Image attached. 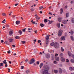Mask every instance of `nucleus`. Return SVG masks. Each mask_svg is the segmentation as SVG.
Segmentation results:
<instances>
[{"mask_svg":"<svg viewBox=\"0 0 74 74\" xmlns=\"http://www.w3.org/2000/svg\"><path fill=\"white\" fill-rule=\"evenodd\" d=\"M31 10L32 11H34V9L33 8H31Z\"/></svg>","mask_w":74,"mask_h":74,"instance_id":"c03bdc74","label":"nucleus"},{"mask_svg":"<svg viewBox=\"0 0 74 74\" xmlns=\"http://www.w3.org/2000/svg\"><path fill=\"white\" fill-rule=\"evenodd\" d=\"M58 21L59 22H61V21H62V17H59L58 19Z\"/></svg>","mask_w":74,"mask_h":74,"instance_id":"6e6552de","label":"nucleus"},{"mask_svg":"<svg viewBox=\"0 0 74 74\" xmlns=\"http://www.w3.org/2000/svg\"><path fill=\"white\" fill-rule=\"evenodd\" d=\"M65 8H67V5H66L65 6Z\"/></svg>","mask_w":74,"mask_h":74,"instance_id":"864d4df0","label":"nucleus"},{"mask_svg":"<svg viewBox=\"0 0 74 74\" xmlns=\"http://www.w3.org/2000/svg\"><path fill=\"white\" fill-rule=\"evenodd\" d=\"M5 14H4V13H3L2 14V15H3L4 16V15H5Z\"/></svg>","mask_w":74,"mask_h":74,"instance_id":"774afa93","label":"nucleus"},{"mask_svg":"<svg viewBox=\"0 0 74 74\" xmlns=\"http://www.w3.org/2000/svg\"><path fill=\"white\" fill-rule=\"evenodd\" d=\"M62 23H63L64 24H67V21H66V20H64L62 21Z\"/></svg>","mask_w":74,"mask_h":74,"instance_id":"1a4fd4ad","label":"nucleus"},{"mask_svg":"<svg viewBox=\"0 0 74 74\" xmlns=\"http://www.w3.org/2000/svg\"><path fill=\"white\" fill-rule=\"evenodd\" d=\"M69 70L70 71H73V68L72 67H69Z\"/></svg>","mask_w":74,"mask_h":74,"instance_id":"a211bd4d","label":"nucleus"},{"mask_svg":"<svg viewBox=\"0 0 74 74\" xmlns=\"http://www.w3.org/2000/svg\"><path fill=\"white\" fill-rule=\"evenodd\" d=\"M46 57L47 59H49L50 57V55L49 54H47L46 55Z\"/></svg>","mask_w":74,"mask_h":74,"instance_id":"0eeeda50","label":"nucleus"},{"mask_svg":"<svg viewBox=\"0 0 74 74\" xmlns=\"http://www.w3.org/2000/svg\"><path fill=\"white\" fill-rule=\"evenodd\" d=\"M68 53L69 56H71V53L69 51H68Z\"/></svg>","mask_w":74,"mask_h":74,"instance_id":"aec40b11","label":"nucleus"},{"mask_svg":"<svg viewBox=\"0 0 74 74\" xmlns=\"http://www.w3.org/2000/svg\"><path fill=\"white\" fill-rule=\"evenodd\" d=\"M21 42H22L23 44H25L26 43V41H21Z\"/></svg>","mask_w":74,"mask_h":74,"instance_id":"e433bc0d","label":"nucleus"},{"mask_svg":"<svg viewBox=\"0 0 74 74\" xmlns=\"http://www.w3.org/2000/svg\"><path fill=\"white\" fill-rule=\"evenodd\" d=\"M65 36H62L61 38V40L62 41L63 40L64 41V40H65Z\"/></svg>","mask_w":74,"mask_h":74,"instance_id":"423d86ee","label":"nucleus"},{"mask_svg":"<svg viewBox=\"0 0 74 74\" xmlns=\"http://www.w3.org/2000/svg\"><path fill=\"white\" fill-rule=\"evenodd\" d=\"M8 72H10V69H8Z\"/></svg>","mask_w":74,"mask_h":74,"instance_id":"6e6d98bb","label":"nucleus"},{"mask_svg":"<svg viewBox=\"0 0 74 74\" xmlns=\"http://www.w3.org/2000/svg\"><path fill=\"white\" fill-rule=\"evenodd\" d=\"M5 21H2V23H5Z\"/></svg>","mask_w":74,"mask_h":74,"instance_id":"0e129e2a","label":"nucleus"},{"mask_svg":"<svg viewBox=\"0 0 74 74\" xmlns=\"http://www.w3.org/2000/svg\"><path fill=\"white\" fill-rule=\"evenodd\" d=\"M50 45L51 46L54 45L56 48H59V43L57 42H56L55 43H54V42L50 44Z\"/></svg>","mask_w":74,"mask_h":74,"instance_id":"f257e3e1","label":"nucleus"},{"mask_svg":"<svg viewBox=\"0 0 74 74\" xmlns=\"http://www.w3.org/2000/svg\"><path fill=\"white\" fill-rule=\"evenodd\" d=\"M61 60L63 62H64L65 61V58L63 57H61L60 58Z\"/></svg>","mask_w":74,"mask_h":74,"instance_id":"39448f33","label":"nucleus"},{"mask_svg":"<svg viewBox=\"0 0 74 74\" xmlns=\"http://www.w3.org/2000/svg\"><path fill=\"white\" fill-rule=\"evenodd\" d=\"M46 44L47 45H48V43L49 42V41H48V40H46Z\"/></svg>","mask_w":74,"mask_h":74,"instance_id":"b1692460","label":"nucleus"},{"mask_svg":"<svg viewBox=\"0 0 74 74\" xmlns=\"http://www.w3.org/2000/svg\"><path fill=\"white\" fill-rule=\"evenodd\" d=\"M13 55L15 56L16 55V53H14L13 54Z\"/></svg>","mask_w":74,"mask_h":74,"instance_id":"680f3d73","label":"nucleus"},{"mask_svg":"<svg viewBox=\"0 0 74 74\" xmlns=\"http://www.w3.org/2000/svg\"><path fill=\"white\" fill-rule=\"evenodd\" d=\"M71 61L72 63H74V59H71Z\"/></svg>","mask_w":74,"mask_h":74,"instance_id":"a878e982","label":"nucleus"},{"mask_svg":"<svg viewBox=\"0 0 74 74\" xmlns=\"http://www.w3.org/2000/svg\"><path fill=\"white\" fill-rule=\"evenodd\" d=\"M62 33H63V30L62 29H60L58 31V37H60V36H62Z\"/></svg>","mask_w":74,"mask_h":74,"instance_id":"f03ea898","label":"nucleus"},{"mask_svg":"<svg viewBox=\"0 0 74 74\" xmlns=\"http://www.w3.org/2000/svg\"><path fill=\"white\" fill-rule=\"evenodd\" d=\"M36 39H35V40H34V42H36Z\"/></svg>","mask_w":74,"mask_h":74,"instance_id":"e2e57ef3","label":"nucleus"},{"mask_svg":"<svg viewBox=\"0 0 74 74\" xmlns=\"http://www.w3.org/2000/svg\"><path fill=\"white\" fill-rule=\"evenodd\" d=\"M40 26L41 27H44V25L42 23L40 24Z\"/></svg>","mask_w":74,"mask_h":74,"instance_id":"7c9ffc66","label":"nucleus"},{"mask_svg":"<svg viewBox=\"0 0 74 74\" xmlns=\"http://www.w3.org/2000/svg\"><path fill=\"white\" fill-rule=\"evenodd\" d=\"M73 33H74V32H73V31H71V35H73Z\"/></svg>","mask_w":74,"mask_h":74,"instance_id":"72a5a7b5","label":"nucleus"},{"mask_svg":"<svg viewBox=\"0 0 74 74\" xmlns=\"http://www.w3.org/2000/svg\"><path fill=\"white\" fill-rule=\"evenodd\" d=\"M16 25H19V24L20 23V21H16Z\"/></svg>","mask_w":74,"mask_h":74,"instance_id":"2eb2a0df","label":"nucleus"},{"mask_svg":"<svg viewBox=\"0 0 74 74\" xmlns=\"http://www.w3.org/2000/svg\"><path fill=\"white\" fill-rule=\"evenodd\" d=\"M60 13L61 14H62V13H63V9L62 8H61L60 9Z\"/></svg>","mask_w":74,"mask_h":74,"instance_id":"cd10ccee","label":"nucleus"},{"mask_svg":"<svg viewBox=\"0 0 74 74\" xmlns=\"http://www.w3.org/2000/svg\"><path fill=\"white\" fill-rule=\"evenodd\" d=\"M71 21L72 23H74V18H72L71 19Z\"/></svg>","mask_w":74,"mask_h":74,"instance_id":"bb28decb","label":"nucleus"},{"mask_svg":"<svg viewBox=\"0 0 74 74\" xmlns=\"http://www.w3.org/2000/svg\"><path fill=\"white\" fill-rule=\"evenodd\" d=\"M44 22L46 23V22H48V20H47V19H45L44 20Z\"/></svg>","mask_w":74,"mask_h":74,"instance_id":"c9c22d12","label":"nucleus"},{"mask_svg":"<svg viewBox=\"0 0 74 74\" xmlns=\"http://www.w3.org/2000/svg\"><path fill=\"white\" fill-rule=\"evenodd\" d=\"M15 38H16V39H19L20 37H19V36H17L15 37Z\"/></svg>","mask_w":74,"mask_h":74,"instance_id":"473e14b6","label":"nucleus"},{"mask_svg":"<svg viewBox=\"0 0 74 74\" xmlns=\"http://www.w3.org/2000/svg\"><path fill=\"white\" fill-rule=\"evenodd\" d=\"M60 56H63V53H61L60 54Z\"/></svg>","mask_w":74,"mask_h":74,"instance_id":"ea45409f","label":"nucleus"},{"mask_svg":"<svg viewBox=\"0 0 74 74\" xmlns=\"http://www.w3.org/2000/svg\"><path fill=\"white\" fill-rule=\"evenodd\" d=\"M24 66H21V70L23 69H24Z\"/></svg>","mask_w":74,"mask_h":74,"instance_id":"37998d69","label":"nucleus"},{"mask_svg":"<svg viewBox=\"0 0 74 74\" xmlns=\"http://www.w3.org/2000/svg\"><path fill=\"white\" fill-rule=\"evenodd\" d=\"M13 41V39L12 38H10L9 39V42H12Z\"/></svg>","mask_w":74,"mask_h":74,"instance_id":"dca6fc26","label":"nucleus"},{"mask_svg":"<svg viewBox=\"0 0 74 74\" xmlns=\"http://www.w3.org/2000/svg\"><path fill=\"white\" fill-rule=\"evenodd\" d=\"M30 71L29 70H27L26 71V74H29V73H30Z\"/></svg>","mask_w":74,"mask_h":74,"instance_id":"9b49d317","label":"nucleus"},{"mask_svg":"<svg viewBox=\"0 0 74 74\" xmlns=\"http://www.w3.org/2000/svg\"><path fill=\"white\" fill-rule=\"evenodd\" d=\"M35 62V60L34 58H32L31 59L30 62L29 63V64H32L33 63Z\"/></svg>","mask_w":74,"mask_h":74,"instance_id":"7ed1b4c3","label":"nucleus"},{"mask_svg":"<svg viewBox=\"0 0 74 74\" xmlns=\"http://www.w3.org/2000/svg\"><path fill=\"white\" fill-rule=\"evenodd\" d=\"M49 14H50V15H52V14H51V13H50V12H49Z\"/></svg>","mask_w":74,"mask_h":74,"instance_id":"bf43d9fd","label":"nucleus"},{"mask_svg":"<svg viewBox=\"0 0 74 74\" xmlns=\"http://www.w3.org/2000/svg\"><path fill=\"white\" fill-rule=\"evenodd\" d=\"M42 9V8H41V7H39V10H41Z\"/></svg>","mask_w":74,"mask_h":74,"instance_id":"052dcab7","label":"nucleus"},{"mask_svg":"<svg viewBox=\"0 0 74 74\" xmlns=\"http://www.w3.org/2000/svg\"><path fill=\"white\" fill-rule=\"evenodd\" d=\"M69 16V13H66V18H68Z\"/></svg>","mask_w":74,"mask_h":74,"instance_id":"6ab92c4d","label":"nucleus"},{"mask_svg":"<svg viewBox=\"0 0 74 74\" xmlns=\"http://www.w3.org/2000/svg\"><path fill=\"white\" fill-rule=\"evenodd\" d=\"M12 18H15V16L14 15H13L12 16Z\"/></svg>","mask_w":74,"mask_h":74,"instance_id":"338daca9","label":"nucleus"},{"mask_svg":"<svg viewBox=\"0 0 74 74\" xmlns=\"http://www.w3.org/2000/svg\"><path fill=\"white\" fill-rule=\"evenodd\" d=\"M60 23L57 24V26L58 27V28H60Z\"/></svg>","mask_w":74,"mask_h":74,"instance_id":"ddd939ff","label":"nucleus"},{"mask_svg":"<svg viewBox=\"0 0 74 74\" xmlns=\"http://www.w3.org/2000/svg\"><path fill=\"white\" fill-rule=\"evenodd\" d=\"M25 61L26 62H27L28 61V60L27 59H26L25 60Z\"/></svg>","mask_w":74,"mask_h":74,"instance_id":"3c124183","label":"nucleus"},{"mask_svg":"<svg viewBox=\"0 0 74 74\" xmlns=\"http://www.w3.org/2000/svg\"><path fill=\"white\" fill-rule=\"evenodd\" d=\"M18 5V4H15V6H16Z\"/></svg>","mask_w":74,"mask_h":74,"instance_id":"69168bd1","label":"nucleus"},{"mask_svg":"<svg viewBox=\"0 0 74 74\" xmlns=\"http://www.w3.org/2000/svg\"><path fill=\"white\" fill-rule=\"evenodd\" d=\"M53 22V21H50V22H49L48 24L49 25L50 24H51V23H52Z\"/></svg>","mask_w":74,"mask_h":74,"instance_id":"2f4dec72","label":"nucleus"},{"mask_svg":"<svg viewBox=\"0 0 74 74\" xmlns=\"http://www.w3.org/2000/svg\"><path fill=\"white\" fill-rule=\"evenodd\" d=\"M58 56V53H56L55 56Z\"/></svg>","mask_w":74,"mask_h":74,"instance_id":"603ef678","label":"nucleus"},{"mask_svg":"<svg viewBox=\"0 0 74 74\" xmlns=\"http://www.w3.org/2000/svg\"><path fill=\"white\" fill-rule=\"evenodd\" d=\"M4 42V41H3V40H1V42L2 43H3V42Z\"/></svg>","mask_w":74,"mask_h":74,"instance_id":"4d7b16f0","label":"nucleus"},{"mask_svg":"<svg viewBox=\"0 0 74 74\" xmlns=\"http://www.w3.org/2000/svg\"><path fill=\"white\" fill-rule=\"evenodd\" d=\"M12 47H14V48H15V46L14 45H12Z\"/></svg>","mask_w":74,"mask_h":74,"instance_id":"13d9d810","label":"nucleus"},{"mask_svg":"<svg viewBox=\"0 0 74 74\" xmlns=\"http://www.w3.org/2000/svg\"><path fill=\"white\" fill-rule=\"evenodd\" d=\"M18 32L20 35H21L22 34V31L21 30L18 31Z\"/></svg>","mask_w":74,"mask_h":74,"instance_id":"393cba45","label":"nucleus"},{"mask_svg":"<svg viewBox=\"0 0 74 74\" xmlns=\"http://www.w3.org/2000/svg\"><path fill=\"white\" fill-rule=\"evenodd\" d=\"M43 65V64L42 63H41L40 64V65L39 66V67H40V68H41V67H42Z\"/></svg>","mask_w":74,"mask_h":74,"instance_id":"f3484780","label":"nucleus"},{"mask_svg":"<svg viewBox=\"0 0 74 74\" xmlns=\"http://www.w3.org/2000/svg\"><path fill=\"white\" fill-rule=\"evenodd\" d=\"M54 72L56 74L58 73V71L57 70H54Z\"/></svg>","mask_w":74,"mask_h":74,"instance_id":"c85d7f7f","label":"nucleus"},{"mask_svg":"<svg viewBox=\"0 0 74 74\" xmlns=\"http://www.w3.org/2000/svg\"><path fill=\"white\" fill-rule=\"evenodd\" d=\"M71 38L72 41H74V37H73L72 36H71Z\"/></svg>","mask_w":74,"mask_h":74,"instance_id":"412c9836","label":"nucleus"},{"mask_svg":"<svg viewBox=\"0 0 74 74\" xmlns=\"http://www.w3.org/2000/svg\"><path fill=\"white\" fill-rule=\"evenodd\" d=\"M40 63V62H39V61H38L37 62H36V64H39Z\"/></svg>","mask_w":74,"mask_h":74,"instance_id":"de8ad7c7","label":"nucleus"},{"mask_svg":"<svg viewBox=\"0 0 74 74\" xmlns=\"http://www.w3.org/2000/svg\"><path fill=\"white\" fill-rule=\"evenodd\" d=\"M74 3V1L73 0H72V1H71V4H73V3Z\"/></svg>","mask_w":74,"mask_h":74,"instance_id":"58836bf2","label":"nucleus"},{"mask_svg":"<svg viewBox=\"0 0 74 74\" xmlns=\"http://www.w3.org/2000/svg\"><path fill=\"white\" fill-rule=\"evenodd\" d=\"M10 14H9V16H11V14H12V12H10Z\"/></svg>","mask_w":74,"mask_h":74,"instance_id":"79ce46f5","label":"nucleus"},{"mask_svg":"<svg viewBox=\"0 0 74 74\" xmlns=\"http://www.w3.org/2000/svg\"><path fill=\"white\" fill-rule=\"evenodd\" d=\"M59 72L60 73H62V69L60 68L59 69Z\"/></svg>","mask_w":74,"mask_h":74,"instance_id":"4be33fe9","label":"nucleus"},{"mask_svg":"<svg viewBox=\"0 0 74 74\" xmlns=\"http://www.w3.org/2000/svg\"><path fill=\"white\" fill-rule=\"evenodd\" d=\"M46 40H49V36H47L46 38H45Z\"/></svg>","mask_w":74,"mask_h":74,"instance_id":"4468645a","label":"nucleus"},{"mask_svg":"<svg viewBox=\"0 0 74 74\" xmlns=\"http://www.w3.org/2000/svg\"><path fill=\"white\" fill-rule=\"evenodd\" d=\"M6 60H5L4 61H3V64H5V67H7V66H8V65H7V63L6 62Z\"/></svg>","mask_w":74,"mask_h":74,"instance_id":"20e7f679","label":"nucleus"},{"mask_svg":"<svg viewBox=\"0 0 74 74\" xmlns=\"http://www.w3.org/2000/svg\"><path fill=\"white\" fill-rule=\"evenodd\" d=\"M72 56L73 58V59H74V54H72Z\"/></svg>","mask_w":74,"mask_h":74,"instance_id":"5fc2aeb1","label":"nucleus"},{"mask_svg":"<svg viewBox=\"0 0 74 74\" xmlns=\"http://www.w3.org/2000/svg\"><path fill=\"white\" fill-rule=\"evenodd\" d=\"M61 51H62V52H63V51H64V49L63 48V47H61Z\"/></svg>","mask_w":74,"mask_h":74,"instance_id":"c756f323","label":"nucleus"},{"mask_svg":"<svg viewBox=\"0 0 74 74\" xmlns=\"http://www.w3.org/2000/svg\"><path fill=\"white\" fill-rule=\"evenodd\" d=\"M26 28L23 29L22 32H25V31H26Z\"/></svg>","mask_w":74,"mask_h":74,"instance_id":"f704fd0d","label":"nucleus"},{"mask_svg":"<svg viewBox=\"0 0 74 74\" xmlns=\"http://www.w3.org/2000/svg\"><path fill=\"white\" fill-rule=\"evenodd\" d=\"M53 63L54 64H56V60L54 61Z\"/></svg>","mask_w":74,"mask_h":74,"instance_id":"a19ab883","label":"nucleus"},{"mask_svg":"<svg viewBox=\"0 0 74 74\" xmlns=\"http://www.w3.org/2000/svg\"><path fill=\"white\" fill-rule=\"evenodd\" d=\"M10 52H11L10 50H9L8 51V53H10Z\"/></svg>","mask_w":74,"mask_h":74,"instance_id":"8fccbe9b","label":"nucleus"},{"mask_svg":"<svg viewBox=\"0 0 74 74\" xmlns=\"http://www.w3.org/2000/svg\"><path fill=\"white\" fill-rule=\"evenodd\" d=\"M3 66V63L0 64V67L1 66Z\"/></svg>","mask_w":74,"mask_h":74,"instance_id":"4c0bfd02","label":"nucleus"},{"mask_svg":"<svg viewBox=\"0 0 74 74\" xmlns=\"http://www.w3.org/2000/svg\"><path fill=\"white\" fill-rule=\"evenodd\" d=\"M13 34V32H12V31H10L9 32V35L10 36H11L12 34Z\"/></svg>","mask_w":74,"mask_h":74,"instance_id":"9d476101","label":"nucleus"},{"mask_svg":"<svg viewBox=\"0 0 74 74\" xmlns=\"http://www.w3.org/2000/svg\"><path fill=\"white\" fill-rule=\"evenodd\" d=\"M56 59L57 61L58 62L59 61V57H57L56 58Z\"/></svg>","mask_w":74,"mask_h":74,"instance_id":"5701e85b","label":"nucleus"},{"mask_svg":"<svg viewBox=\"0 0 74 74\" xmlns=\"http://www.w3.org/2000/svg\"><path fill=\"white\" fill-rule=\"evenodd\" d=\"M35 16L36 19H40V18H38V16L36 14L35 15Z\"/></svg>","mask_w":74,"mask_h":74,"instance_id":"f8f14e48","label":"nucleus"},{"mask_svg":"<svg viewBox=\"0 0 74 74\" xmlns=\"http://www.w3.org/2000/svg\"><path fill=\"white\" fill-rule=\"evenodd\" d=\"M32 28H29L28 29V30H32Z\"/></svg>","mask_w":74,"mask_h":74,"instance_id":"a18cd8bd","label":"nucleus"},{"mask_svg":"<svg viewBox=\"0 0 74 74\" xmlns=\"http://www.w3.org/2000/svg\"><path fill=\"white\" fill-rule=\"evenodd\" d=\"M38 43H39L40 42H41V40H38Z\"/></svg>","mask_w":74,"mask_h":74,"instance_id":"49530a36","label":"nucleus"},{"mask_svg":"<svg viewBox=\"0 0 74 74\" xmlns=\"http://www.w3.org/2000/svg\"><path fill=\"white\" fill-rule=\"evenodd\" d=\"M66 60L67 61H66V62L67 63H68V62H69V60L68 59H66Z\"/></svg>","mask_w":74,"mask_h":74,"instance_id":"09e8293b","label":"nucleus"}]
</instances>
